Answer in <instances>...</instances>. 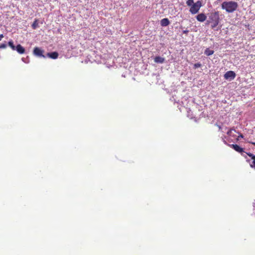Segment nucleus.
<instances>
[{
    "mask_svg": "<svg viewBox=\"0 0 255 255\" xmlns=\"http://www.w3.org/2000/svg\"><path fill=\"white\" fill-rule=\"evenodd\" d=\"M221 7L228 13H233L237 9L238 4L233 0L225 1L221 4Z\"/></svg>",
    "mask_w": 255,
    "mask_h": 255,
    "instance_id": "nucleus-1",
    "label": "nucleus"
},
{
    "mask_svg": "<svg viewBox=\"0 0 255 255\" xmlns=\"http://www.w3.org/2000/svg\"><path fill=\"white\" fill-rule=\"evenodd\" d=\"M209 20L207 23H211V27L212 29L216 28L220 22V14L218 11L211 13L209 17Z\"/></svg>",
    "mask_w": 255,
    "mask_h": 255,
    "instance_id": "nucleus-2",
    "label": "nucleus"
},
{
    "mask_svg": "<svg viewBox=\"0 0 255 255\" xmlns=\"http://www.w3.org/2000/svg\"><path fill=\"white\" fill-rule=\"evenodd\" d=\"M201 6H202L201 2L200 0H198L196 2L194 3L190 7L189 11L192 14H196L199 11Z\"/></svg>",
    "mask_w": 255,
    "mask_h": 255,
    "instance_id": "nucleus-3",
    "label": "nucleus"
},
{
    "mask_svg": "<svg viewBox=\"0 0 255 255\" xmlns=\"http://www.w3.org/2000/svg\"><path fill=\"white\" fill-rule=\"evenodd\" d=\"M229 146L233 148L236 151L240 153L241 155L244 156L245 158H247V156L244 154L245 151L244 150V149L242 147H241L239 145L237 144H230Z\"/></svg>",
    "mask_w": 255,
    "mask_h": 255,
    "instance_id": "nucleus-4",
    "label": "nucleus"
},
{
    "mask_svg": "<svg viewBox=\"0 0 255 255\" xmlns=\"http://www.w3.org/2000/svg\"><path fill=\"white\" fill-rule=\"evenodd\" d=\"M236 77V73L233 71H229L224 74L225 79L233 80Z\"/></svg>",
    "mask_w": 255,
    "mask_h": 255,
    "instance_id": "nucleus-5",
    "label": "nucleus"
},
{
    "mask_svg": "<svg viewBox=\"0 0 255 255\" xmlns=\"http://www.w3.org/2000/svg\"><path fill=\"white\" fill-rule=\"evenodd\" d=\"M43 51L41 49H40L39 48L35 47L34 48L33 54L35 55L45 58V56L43 55Z\"/></svg>",
    "mask_w": 255,
    "mask_h": 255,
    "instance_id": "nucleus-6",
    "label": "nucleus"
},
{
    "mask_svg": "<svg viewBox=\"0 0 255 255\" xmlns=\"http://www.w3.org/2000/svg\"><path fill=\"white\" fill-rule=\"evenodd\" d=\"M15 50L20 54L24 53L25 51L24 48L19 44L17 45Z\"/></svg>",
    "mask_w": 255,
    "mask_h": 255,
    "instance_id": "nucleus-7",
    "label": "nucleus"
},
{
    "mask_svg": "<svg viewBox=\"0 0 255 255\" xmlns=\"http://www.w3.org/2000/svg\"><path fill=\"white\" fill-rule=\"evenodd\" d=\"M207 18L206 15L204 13H200L196 16V19L200 22L204 21Z\"/></svg>",
    "mask_w": 255,
    "mask_h": 255,
    "instance_id": "nucleus-8",
    "label": "nucleus"
},
{
    "mask_svg": "<svg viewBox=\"0 0 255 255\" xmlns=\"http://www.w3.org/2000/svg\"><path fill=\"white\" fill-rule=\"evenodd\" d=\"M58 53L57 52H52L50 53H47V56L53 59H56L58 57Z\"/></svg>",
    "mask_w": 255,
    "mask_h": 255,
    "instance_id": "nucleus-9",
    "label": "nucleus"
},
{
    "mask_svg": "<svg viewBox=\"0 0 255 255\" xmlns=\"http://www.w3.org/2000/svg\"><path fill=\"white\" fill-rule=\"evenodd\" d=\"M170 23L169 19L167 18H163L160 21V24L162 26H166Z\"/></svg>",
    "mask_w": 255,
    "mask_h": 255,
    "instance_id": "nucleus-10",
    "label": "nucleus"
},
{
    "mask_svg": "<svg viewBox=\"0 0 255 255\" xmlns=\"http://www.w3.org/2000/svg\"><path fill=\"white\" fill-rule=\"evenodd\" d=\"M164 58L160 56H156L154 58V61L157 63H163L164 62Z\"/></svg>",
    "mask_w": 255,
    "mask_h": 255,
    "instance_id": "nucleus-11",
    "label": "nucleus"
},
{
    "mask_svg": "<svg viewBox=\"0 0 255 255\" xmlns=\"http://www.w3.org/2000/svg\"><path fill=\"white\" fill-rule=\"evenodd\" d=\"M214 51L212 50H210L209 48H207L205 51V54L207 56H210L214 53Z\"/></svg>",
    "mask_w": 255,
    "mask_h": 255,
    "instance_id": "nucleus-12",
    "label": "nucleus"
},
{
    "mask_svg": "<svg viewBox=\"0 0 255 255\" xmlns=\"http://www.w3.org/2000/svg\"><path fill=\"white\" fill-rule=\"evenodd\" d=\"M8 45L12 49V50H15L16 46L14 45L13 42L12 40H10L8 41Z\"/></svg>",
    "mask_w": 255,
    "mask_h": 255,
    "instance_id": "nucleus-13",
    "label": "nucleus"
},
{
    "mask_svg": "<svg viewBox=\"0 0 255 255\" xmlns=\"http://www.w3.org/2000/svg\"><path fill=\"white\" fill-rule=\"evenodd\" d=\"M38 26L37 20L35 19L32 24V27L33 29H35Z\"/></svg>",
    "mask_w": 255,
    "mask_h": 255,
    "instance_id": "nucleus-14",
    "label": "nucleus"
},
{
    "mask_svg": "<svg viewBox=\"0 0 255 255\" xmlns=\"http://www.w3.org/2000/svg\"><path fill=\"white\" fill-rule=\"evenodd\" d=\"M194 3V0H187L186 1L187 5L189 6H191Z\"/></svg>",
    "mask_w": 255,
    "mask_h": 255,
    "instance_id": "nucleus-15",
    "label": "nucleus"
},
{
    "mask_svg": "<svg viewBox=\"0 0 255 255\" xmlns=\"http://www.w3.org/2000/svg\"><path fill=\"white\" fill-rule=\"evenodd\" d=\"M244 154L246 155H248V156H249L250 157H251V158L254 160V159H255V155H254L253 154L250 153V152H246L245 151V153Z\"/></svg>",
    "mask_w": 255,
    "mask_h": 255,
    "instance_id": "nucleus-16",
    "label": "nucleus"
},
{
    "mask_svg": "<svg viewBox=\"0 0 255 255\" xmlns=\"http://www.w3.org/2000/svg\"><path fill=\"white\" fill-rule=\"evenodd\" d=\"M201 66V64L200 63H195L194 65V68L195 69H197Z\"/></svg>",
    "mask_w": 255,
    "mask_h": 255,
    "instance_id": "nucleus-17",
    "label": "nucleus"
},
{
    "mask_svg": "<svg viewBox=\"0 0 255 255\" xmlns=\"http://www.w3.org/2000/svg\"><path fill=\"white\" fill-rule=\"evenodd\" d=\"M250 166L251 167L255 169V159L253 160L252 163L250 164Z\"/></svg>",
    "mask_w": 255,
    "mask_h": 255,
    "instance_id": "nucleus-18",
    "label": "nucleus"
},
{
    "mask_svg": "<svg viewBox=\"0 0 255 255\" xmlns=\"http://www.w3.org/2000/svg\"><path fill=\"white\" fill-rule=\"evenodd\" d=\"M7 45L6 44L3 43L0 45V49L5 48Z\"/></svg>",
    "mask_w": 255,
    "mask_h": 255,
    "instance_id": "nucleus-19",
    "label": "nucleus"
},
{
    "mask_svg": "<svg viewBox=\"0 0 255 255\" xmlns=\"http://www.w3.org/2000/svg\"><path fill=\"white\" fill-rule=\"evenodd\" d=\"M188 32H189V30H183V33L184 34H187V33H188Z\"/></svg>",
    "mask_w": 255,
    "mask_h": 255,
    "instance_id": "nucleus-20",
    "label": "nucleus"
},
{
    "mask_svg": "<svg viewBox=\"0 0 255 255\" xmlns=\"http://www.w3.org/2000/svg\"><path fill=\"white\" fill-rule=\"evenodd\" d=\"M3 37H4V36H3V34H0V40H1V39H2V38H3Z\"/></svg>",
    "mask_w": 255,
    "mask_h": 255,
    "instance_id": "nucleus-21",
    "label": "nucleus"
},
{
    "mask_svg": "<svg viewBox=\"0 0 255 255\" xmlns=\"http://www.w3.org/2000/svg\"><path fill=\"white\" fill-rule=\"evenodd\" d=\"M231 130H232V129H230V130L228 131L227 134H229L231 132Z\"/></svg>",
    "mask_w": 255,
    "mask_h": 255,
    "instance_id": "nucleus-22",
    "label": "nucleus"
},
{
    "mask_svg": "<svg viewBox=\"0 0 255 255\" xmlns=\"http://www.w3.org/2000/svg\"><path fill=\"white\" fill-rule=\"evenodd\" d=\"M250 143H251V144L255 145V142H249Z\"/></svg>",
    "mask_w": 255,
    "mask_h": 255,
    "instance_id": "nucleus-23",
    "label": "nucleus"
},
{
    "mask_svg": "<svg viewBox=\"0 0 255 255\" xmlns=\"http://www.w3.org/2000/svg\"><path fill=\"white\" fill-rule=\"evenodd\" d=\"M239 137L243 138V135L242 134H241Z\"/></svg>",
    "mask_w": 255,
    "mask_h": 255,
    "instance_id": "nucleus-24",
    "label": "nucleus"
},
{
    "mask_svg": "<svg viewBox=\"0 0 255 255\" xmlns=\"http://www.w3.org/2000/svg\"><path fill=\"white\" fill-rule=\"evenodd\" d=\"M218 1H221L222 0H217Z\"/></svg>",
    "mask_w": 255,
    "mask_h": 255,
    "instance_id": "nucleus-25",
    "label": "nucleus"
}]
</instances>
